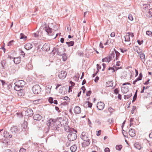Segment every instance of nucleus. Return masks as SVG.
Listing matches in <instances>:
<instances>
[{"mask_svg": "<svg viewBox=\"0 0 152 152\" xmlns=\"http://www.w3.org/2000/svg\"><path fill=\"white\" fill-rule=\"evenodd\" d=\"M45 30L48 34L50 36H52L54 34V32H53L52 29L50 28L49 27H46Z\"/></svg>", "mask_w": 152, "mask_h": 152, "instance_id": "obj_10", "label": "nucleus"}, {"mask_svg": "<svg viewBox=\"0 0 152 152\" xmlns=\"http://www.w3.org/2000/svg\"><path fill=\"white\" fill-rule=\"evenodd\" d=\"M59 92L62 94L64 95L66 93L65 87L64 86L61 87L59 89Z\"/></svg>", "mask_w": 152, "mask_h": 152, "instance_id": "obj_22", "label": "nucleus"}, {"mask_svg": "<svg viewBox=\"0 0 152 152\" xmlns=\"http://www.w3.org/2000/svg\"><path fill=\"white\" fill-rule=\"evenodd\" d=\"M115 36V33L114 32H112L110 34V36L111 37H114Z\"/></svg>", "mask_w": 152, "mask_h": 152, "instance_id": "obj_57", "label": "nucleus"}, {"mask_svg": "<svg viewBox=\"0 0 152 152\" xmlns=\"http://www.w3.org/2000/svg\"><path fill=\"white\" fill-rule=\"evenodd\" d=\"M114 93L115 94H117L119 92V90L118 88H116L114 90Z\"/></svg>", "mask_w": 152, "mask_h": 152, "instance_id": "obj_40", "label": "nucleus"}, {"mask_svg": "<svg viewBox=\"0 0 152 152\" xmlns=\"http://www.w3.org/2000/svg\"><path fill=\"white\" fill-rule=\"evenodd\" d=\"M83 140V141L82 144L83 147H85L88 146L89 145V140Z\"/></svg>", "mask_w": 152, "mask_h": 152, "instance_id": "obj_15", "label": "nucleus"}, {"mask_svg": "<svg viewBox=\"0 0 152 152\" xmlns=\"http://www.w3.org/2000/svg\"><path fill=\"white\" fill-rule=\"evenodd\" d=\"M53 99L52 97H50L48 99V101L50 103H53Z\"/></svg>", "mask_w": 152, "mask_h": 152, "instance_id": "obj_44", "label": "nucleus"}, {"mask_svg": "<svg viewBox=\"0 0 152 152\" xmlns=\"http://www.w3.org/2000/svg\"><path fill=\"white\" fill-rule=\"evenodd\" d=\"M128 18L130 20H133V16L132 15V14H129L128 16Z\"/></svg>", "mask_w": 152, "mask_h": 152, "instance_id": "obj_39", "label": "nucleus"}, {"mask_svg": "<svg viewBox=\"0 0 152 152\" xmlns=\"http://www.w3.org/2000/svg\"><path fill=\"white\" fill-rule=\"evenodd\" d=\"M33 47V45L31 44L30 43H28L24 46V48L27 50H29L32 48Z\"/></svg>", "mask_w": 152, "mask_h": 152, "instance_id": "obj_14", "label": "nucleus"}, {"mask_svg": "<svg viewBox=\"0 0 152 152\" xmlns=\"http://www.w3.org/2000/svg\"><path fill=\"white\" fill-rule=\"evenodd\" d=\"M27 122H24L22 125V127L23 128L22 130L26 131V129H28Z\"/></svg>", "mask_w": 152, "mask_h": 152, "instance_id": "obj_21", "label": "nucleus"}, {"mask_svg": "<svg viewBox=\"0 0 152 152\" xmlns=\"http://www.w3.org/2000/svg\"><path fill=\"white\" fill-rule=\"evenodd\" d=\"M99 80V77L98 76H96V78H95V79H94V81L96 83H97Z\"/></svg>", "mask_w": 152, "mask_h": 152, "instance_id": "obj_53", "label": "nucleus"}, {"mask_svg": "<svg viewBox=\"0 0 152 152\" xmlns=\"http://www.w3.org/2000/svg\"><path fill=\"white\" fill-rule=\"evenodd\" d=\"M81 89L83 90V93H84L85 92V90H86L85 87L84 86H83L81 88Z\"/></svg>", "mask_w": 152, "mask_h": 152, "instance_id": "obj_56", "label": "nucleus"}, {"mask_svg": "<svg viewBox=\"0 0 152 152\" xmlns=\"http://www.w3.org/2000/svg\"><path fill=\"white\" fill-rule=\"evenodd\" d=\"M21 61V59L20 57H17L15 58L14 59V61L15 64H18Z\"/></svg>", "mask_w": 152, "mask_h": 152, "instance_id": "obj_27", "label": "nucleus"}, {"mask_svg": "<svg viewBox=\"0 0 152 152\" xmlns=\"http://www.w3.org/2000/svg\"><path fill=\"white\" fill-rule=\"evenodd\" d=\"M74 112L75 114H80L81 112V110L79 106H76L74 109Z\"/></svg>", "mask_w": 152, "mask_h": 152, "instance_id": "obj_12", "label": "nucleus"}, {"mask_svg": "<svg viewBox=\"0 0 152 152\" xmlns=\"http://www.w3.org/2000/svg\"><path fill=\"white\" fill-rule=\"evenodd\" d=\"M34 119L37 121H40L42 119L41 116L38 114H35L33 116Z\"/></svg>", "mask_w": 152, "mask_h": 152, "instance_id": "obj_16", "label": "nucleus"}, {"mask_svg": "<svg viewBox=\"0 0 152 152\" xmlns=\"http://www.w3.org/2000/svg\"><path fill=\"white\" fill-rule=\"evenodd\" d=\"M3 136L6 138H10L12 137V135L9 133L6 132H4L3 134Z\"/></svg>", "mask_w": 152, "mask_h": 152, "instance_id": "obj_18", "label": "nucleus"}, {"mask_svg": "<svg viewBox=\"0 0 152 152\" xmlns=\"http://www.w3.org/2000/svg\"><path fill=\"white\" fill-rule=\"evenodd\" d=\"M148 88V87H147L145 88V87L144 86L143 87L142 90L141 91V93H143L144 92V90H145V89H147Z\"/></svg>", "mask_w": 152, "mask_h": 152, "instance_id": "obj_51", "label": "nucleus"}, {"mask_svg": "<svg viewBox=\"0 0 152 152\" xmlns=\"http://www.w3.org/2000/svg\"><path fill=\"white\" fill-rule=\"evenodd\" d=\"M104 107V103L102 102H99L97 103V108L100 110H102Z\"/></svg>", "mask_w": 152, "mask_h": 152, "instance_id": "obj_9", "label": "nucleus"}, {"mask_svg": "<svg viewBox=\"0 0 152 152\" xmlns=\"http://www.w3.org/2000/svg\"><path fill=\"white\" fill-rule=\"evenodd\" d=\"M19 131L18 129L17 126H13L11 128V131L13 133H16Z\"/></svg>", "mask_w": 152, "mask_h": 152, "instance_id": "obj_24", "label": "nucleus"}, {"mask_svg": "<svg viewBox=\"0 0 152 152\" xmlns=\"http://www.w3.org/2000/svg\"><path fill=\"white\" fill-rule=\"evenodd\" d=\"M108 110L110 113H112L114 111V110L111 107L109 108Z\"/></svg>", "mask_w": 152, "mask_h": 152, "instance_id": "obj_48", "label": "nucleus"}, {"mask_svg": "<svg viewBox=\"0 0 152 152\" xmlns=\"http://www.w3.org/2000/svg\"><path fill=\"white\" fill-rule=\"evenodd\" d=\"M142 74L141 73H140L139 74V77L133 82V83L134 84H135L136 82H137L138 81H139V80H142Z\"/></svg>", "mask_w": 152, "mask_h": 152, "instance_id": "obj_23", "label": "nucleus"}, {"mask_svg": "<svg viewBox=\"0 0 152 152\" xmlns=\"http://www.w3.org/2000/svg\"><path fill=\"white\" fill-rule=\"evenodd\" d=\"M102 65L103 66V69H102V70L103 71H104V69L105 68L106 64H104V63H103L102 64Z\"/></svg>", "mask_w": 152, "mask_h": 152, "instance_id": "obj_60", "label": "nucleus"}, {"mask_svg": "<svg viewBox=\"0 0 152 152\" xmlns=\"http://www.w3.org/2000/svg\"><path fill=\"white\" fill-rule=\"evenodd\" d=\"M26 150L23 148H21L19 151V152H26Z\"/></svg>", "mask_w": 152, "mask_h": 152, "instance_id": "obj_47", "label": "nucleus"}, {"mask_svg": "<svg viewBox=\"0 0 152 152\" xmlns=\"http://www.w3.org/2000/svg\"><path fill=\"white\" fill-rule=\"evenodd\" d=\"M137 97V95L136 93L133 96L132 102H134L136 99Z\"/></svg>", "mask_w": 152, "mask_h": 152, "instance_id": "obj_45", "label": "nucleus"}, {"mask_svg": "<svg viewBox=\"0 0 152 152\" xmlns=\"http://www.w3.org/2000/svg\"><path fill=\"white\" fill-rule=\"evenodd\" d=\"M118 98L120 100L121 99V95L120 94H118Z\"/></svg>", "mask_w": 152, "mask_h": 152, "instance_id": "obj_63", "label": "nucleus"}, {"mask_svg": "<svg viewBox=\"0 0 152 152\" xmlns=\"http://www.w3.org/2000/svg\"><path fill=\"white\" fill-rule=\"evenodd\" d=\"M101 130H99L98 131H97L96 132V135L97 136H99L100 134L101 133Z\"/></svg>", "mask_w": 152, "mask_h": 152, "instance_id": "obj_43", "label": "nucleus"}, {"mask_svg": "<svg viewBox=\"0 0 152 152\" xmlns=\"http://www.w3.org/2000/svg\"><path fill=\"white\" fill-rule=\"evenodd\" d=\"M146 13L147 16L149 18L152 17V9H151L148 10H146Z\"/></svg>", "mask_w": 152, "mask_h": 152, "instance_id": "obj_20", "label": "nucleus"}, {"mask_svg": "<svg viewBox=\"0 0 152 152\" xmlns=\"http://www.w3.org/2000/svg\"><path fill=\"white\" fill-rule=\"evenodd\" d=\"M122 146L121 145H118L116 146L115 148L116 150L120 151L122 148Z\"/></svg>", "mask_w": 152, "mask_h": 152, "instance_id": "obj_35", "label": "nucleus"}, {"mask_svg": "<svg viewBox=\"0 0 152 152\" xmlns=\"http://www.w3.org/2000/svg\"><path fill=\"white\" fill-rule=\"evenodd\" d=\"M136 49H134V50H136L135 51L137 53L139 54V56H140L141 59L143 63H144L145 61V54L143 53L142 52L141 50L138 47H136Z\"/></svg>", "mask_w": 152, "mask_h": 152, "instance_id": "obj_1", "label": "nucleus"}, {"mask_svg": "<svg viewBox=\"0 0 152 152\" xmlns=\"http://www.w3.org/2000/svg\"><path fill=\"white\" fill-rule=\"evenodd\" d=\"M66 72L64 70H62L59 72L58 75L59 78L61 80L64 79L66 77Z\"/></svg>", "mask_w": 152, "mask_h": 152, "instance_id": "obj_7", "label": "nucleus"}, {"mask_svg": "<svg viewBox=\"0 0 152 152\" xmlns=\"http://www.w3.org/2000/svg\"><path fill=\"white\" fill-rule=\"evenodd\" d=\"M99 46L102 48H103L104 46L103 45V44L102 42H101L99 44Z\"/></svg>", "mask_w": 152, "mask_h": 152, "instance_id": "obj_62", "label": "nucleus"}, {"mask_svg": "<svg viewBox=\"0 0 152 152\" xmlns=\"http://www.w3.org/2000/svg\"><path fill=\"white\" fill-rule=\"evenodd\" d=\"M15 83L17 84V85H18L21 86L22 88L24 86L25 84V82L23 80H18Z\"/></svg>", "mask_w": 152, "mask_h": 152, "instance_id": "obj_17", "label": "nucleus"}, {"mask_svg": "<svg viewBox=\"0 0 152 152\" xmlns=\"http://www.w3.org/2000/svg\"><path fill=\"white\" fill-rule=\"evenodd\" d=\"M66 123L64 122V120L62 118H60L55 121L54 127L57 126L58 127H59L60 126H61L62 125H64Z\"/></svg>", "mask_w": 152, "mask_h": 152, "instance_id": "obj_2", "label": "nucleus"}, {"mask_svg": "<svg viewBox=\"0 0 152 152\" xmlns=\"http://www.w3.org/2000/svg\"><path fill=\"white\" fill-rule=\"evenodd\" d=\"M132 96V94H129L125 95L124 96V98L125 99H127Z\"/></svg>", "mask_w": 152, "mask_h": 152, "instance_id": "obj_32", "label": "nucleus"}, {"mask_svg": "<svg viewBox=\"0 0 152 152\" xmlns=\"http://www.w3.org/2000/svg\"><path fill=\"white\" fill-rule=\"evenodd\" d=\"M4 152H11V151L10 150L7 149L5 150Z\"/></svg>", "mask_w": 152, "mask_h": 152, "instance_id": "obj_64", "label": "nucleus"}, {"mask_svg": "<svg viewBox=\"0 0 152 152\" xmlns=\"http://www.w3.org/2000/svg\"><path fill=\"white\" fill-rule=\"evenodd\" d=\"M126 84L131 85L130 83L128 82L122 85L121 88V91L122 92L124 93H126L129 91V88L126 85Z\"/></svg>", "mask_w": 152, "mask_h": 152, "instance_id": "obj_5", "label": "nucleus"}, {"mask_svg": "<svg viewBox=\"0 0 152 152\" xmlns=\"http://www.w3.org/2000/svg\"><path fill=\"white\" fill-rule=\"evenodd\" d=\"M120 50L121 52L122 53H124L127 51V50L125 48H120Z\"/></svg>", "mask_w": 152, "mask_h": 152, "instance_id": "obj_42", "label": "nucleus"}, {"mask_svg": "<svg viewBox=\"0 0 152 152\" xmlns=\"http://www.w3.org/2000/svg\"><path fill=\"white\" fill-rule=\"evenodd\" d=\"M61 99L66 101L69 100H70L69 97L67 96L63 97Z\"/></svg>", "mask_w": 152, "mask_h": 152, "instance_id": "obj_41", "label": "nucleus"}, {"mask_svg": "<svg viewBox=\"0 0 152 152\" xmlns=\"http://www.w3.org/2000/svg\"><path fill=\"white\" fill-rule=\"evenodd\" d=\"M134 37L133 33L128 32L126 33L124 37L125 42H129L130 41L131 38H132Z\"/></svg>", "mask_w": 152, "mask_h": 152, "instance_id": "obj_3", "label": "nucleus"}, {"mask_svg": "<svg viewBox=\"0 0 152 152\" xmlns=\"http://www.w3.org/2000/svg\"><path fill=\"white\" fill-rule=\"evenodd\" d=\"M1 64H2V66H4L5 64H6V61L4 60L2 61H1Z\"/></svg>", "mask_w": 152, "mask_h": 152, "instance_id": "obj_52", "label": "nucleus"}, {"mask_svg": "<svg viewBox=\"0 0 152 152\" xmlns=\"http://www.w3.org/2000/svg\"><path fill=\"white\" fill-rule=\"evenodd\" d=\"M42 49L44 51H49L50 49L49 45L48 44H45L43 46Z\"/></svg>", "mask_w": 152, "mask_h": 152, "instance_id": "obj_11", "label": "nucleus"}, {"mask_svg": "<svg viewBox=\"0 0 152 152\" xmlns=\"http://www.w3.org/2000/svg\"><path fill=\"white\" fill-rule=\"evenodd\" d=\"M18 116L22 117V112H20L19 113H17L16 114Z\"/></svg>", "mask_w": 152, "mask_h": 152, "instance_id": "obj_46", "label": "nucleus"}, {"mask_svg": "<svg viewBox=\"0 0 152 152\" xmlns=\"http://www.w3.org/2000/svg\"><path fill=\"white\" fill-rule=\"evenodd\" d=\"M130 135L132 137H133L135 135V132L134 129H130L129 132Z\"/></svg>", "mask_w": 152, "mask_h": 152, "instance_id": "obj_19", "label": "nucleus"}, {"mask_svg": "<svg viewBox=\"0 0 152 152\" xmlns=\"http://www.w3.org/2000/svg\"><path fill=\"white\" fill-rule=\"evenodd\" d=\"M137 42L140 45L143 43V40L140 41L139 40H138Z\"/></svg>", "mask_w": 152, "mask_h": 152, "instance_id": "obj_55", "label": "nucleus"}, {"mask_svg": "<svg viewBox=\"0 0 152 152\" xmlns=\"http://www.w3.org/2000/svg\"><path fill=\"white\" fill-rule=\"evenodd\" d=\"M15 86L14 87V89L16 91H19L22 89V88L21 86L18 85H17V84L15 83Z\"/></svg>", "mask_w": 152, "mask_h": 152, "instance_id": "obj_26", "label": "nucleus"}, {"mask_svg": "<svg viewBox=\"0 0 152 152\" xmlns=\"http://www.w3.org/2000/svg\"><path fill=\"white\" fill-rule=\"evenodd\" d=\"M21 55L23 56L25 55V54L24 52L22 50H20Z\"/></svg>", "mask_w": 152, "mask_h": 152, "instance_id": "obj_61", "label": "nucleus"}, {"mask_svg": "<svg viewBox=\"0 0 152 152\" xmlns=\"http://www.w3.org/2000/svg\"><path fill=\"white\" fill-rule=\"evenodd\" d=\"M68 140L71 141H74L77 138V134L73 132H70L68 135Z\"/></svg>", "mask_w": 152, "mask_h": 152, "instance_id": "obj_4", "label": "nucleus"}, {"mask_svg": "<svg viewBox=\"0 0 152 152\" xmlns=\"http://www.w3.org/2000/svg\"><path fill=\"white\" fill-rule=\"evenodd\" d=\"M115 53L114 51H112L110 53V56H109V57L112 60L115 57Z\"/></svg>", "mask_w": 152, "mask_h": 152, "instance_id": "obj_31", "label": "nucleus"}, {"mask_svg": "<svg viewBox=\"0 0 152 152\" xmlns=\"http://www.w3.org/2000/svg\"><path fill=\"white\" fill-rule=\"evenodd\" d=\"M66 43L69 46H71L74 45V42L73 41H70L69 42H66Z\"/></svg>", "mask_w": 152, "mask_h": 152, "instance_id": "obj_33", "label": "nucleus"}, {"mask_svg": "<svg viewBox=\"0 0 152 152\" xmlns=\"http://www.w3.org/2000/svg\"><path fill=\"white\" fill-rule=\"evenodd\" d=\"M105 152H110V149L108 148H106L104 149Z\"/></svg>", "mask_w": 152, "mask_h": 152, "instance_id": "obj_54", "label": "nucleus"}, {"mask_svg": "<svg viewBox=\"0 0 152 152\" xmlns=\"http://www.w3.org/2000/svg\"><path fill=\"white\" fill-rule=\"evenodd\" d=\"M39 100L38 99L36 100H34L33 101V103L35 104H37L39 102Z\"/></svg>", "mask_w": 152, "mask_h": 152, "instance_id": "obj_49", "label": "nucleus"}, {"mask_svg": "<svg viewBox=\"0 0 152 152\" xmlns=\"http://www.w3.org/2000/svg\"><path fill=\"white\" fill-rule=\"evenodd\" d=\"M55 121L53 119H50L48 121V126L51 127H54Z\"/></svg>", "mask_w": 152, "mask_h": 152, "instance_id": "obj_13", "label": "nucleus"}, {"mask_svg": "<svg viewBox=\"0 0 152 152\" xmlns=\"http://www.w3.org/2000/svg\"><path fill=\"white\" fill-rule=\"evenodd\" d=\"M91 93V91H87L86 93V94L87 96H89Z\"/></svg>", "mask_w": 152, "mask_h": 152, "instance_id": "obj_50", "label": "nucleus"}, {"mask_svg": "<svg viewBox=\"0 0 152 152\" xmlns=\"http://www.w3.org/2000/svg\"><path fill=\"white\" fill-rule=\"evenodd\" d=\"M87 103L88 107H91L92 106V104L89 102L86 101L85 102L84 105Z\"/></svg>", "mask_w": 152, "mask_h": 152, "instance_id": "obj_36", "label": "nucleus"}, {"mask_svg": "<svg viewBox=\"0 0 152 152\" xmlns=\"http://www.w3.org/2000/svg\"><path fill=\"white\" fill-rule=\"evenodd\" d=\"M70 83L71 85V87L75 85V83L72 81L70 82Z\"/></svg>", "mask_w": 152, "mask_h": 152, "instance_id": "obj_58", "label": "nucleus"}, {"mask_svg": "<svg viewBox=\"0 0 152 152\" xmlns=\"http://www.w3.org/2000/svg\"><path fill=\"white\" fill-rule=\"evenodd\" d=\"M88 136L87 132H83L81 134V138L83 140H89L88 138Z\"/></svg>", "mask_w": 152, "mask_h": 152, "instance_id": "obj_8", "label": "nucleus"}, {"mask_svg": "<svg viewBox=\"0 0 152 152\" xmlns=\"http://www.w3.org/2000/svg\"><path fill=\"white\" fill-rule=\"evenodd\" d=\"M134 146L135 148L138 150H140L142 148L141 144L137 142L135 143Z\"/></svg>", "mask_w": 152, "mask_h": 152, "instance_id": "obj_25", "label": "nucleus"}, {"mask_svg": "<svg viewBox=\"0 0 152 152\" xmlns=\"http://www.w3.org/2000/svg\"><path fill=\"white\" fill-rule=\"evenodd\" d=\"M77 149V147L76 145H74L70 147V149L71 151L72 152H74L76 151Z\"/></svg>", "mask_w": 152, "mask_h": 152, "instance_id": "obj_30", "label": "nucleus"}, {"mask_svg": "<svg viewBox=\"0 0 152 152\" xmlns=\"http://www.w3.org/2000/svg\"><path fill=\"white\" fill-rule=\"evenodd\" d=\"M32 90L34 94H38L40 92L41 88L39 85H36L33 87Z\"/></svg>", "mask_w": 152, "mask_h": 152, "instance_id": "obj_6", "label": "nucleus"}, {"mask_svg": "<svg viewBox=\"0 0 152 152\" xmlns=\"http://www.w3.org/2000/svg\"><path fill=\"white\" fill-rule=\"evenodd\" d=\"M20 39H26L27 37L25 36L23 34V33H21L20 34Z\"/></svg>", "mask_w": 152, "mask_h": 152, "instance_id": "obj_38", "label": "nucleus"}, {"mask_svg": "<svg viewBox=\"0 0 152 152\" xmlns=\"http://www.w3.org/2000/svg\"><path fill=\"white\" fill-rule=\"evenodd\" d=\"M111 60H112L109 57H107L102 59V61L103 62H109Z\"/></svg>", "mask_w": 152, "mask_h": 152, "instance_id": "obj_28", "label": "nucleus"}, {"mask_svg": "<svg viewBox=\"0 0 152 152\" xmlns=\"http://www.w3.org/2000/svg\"><path fill=\"white\" fill-rule=\"evenodd\" d=\"M97 69L99 70V69H101V66L98 64H97Z\"/></svg>", "mask_w": 152, "mask_h": 152, "instance_id": "obj_59", "label": "nucleus"}, {"mask_svg": "<svg viewBox=\"0 0 152 152\" xmlns=\"http://www.w3.org/2000/svg\"><path fill=\"white\" fill-rule=\"evenodd\" d=\"M14 42V41L13 40L10 41V42H9L7 44L8 46H10L13 45Z\"/></svg>", "mask_w": 152, "mask_h": 152, "instance_id": "obj_37", "label": "nucleus"}, {"mask_svg": "<svg viewBox=\"0 0 152 152\" xmlns=\"http://www.w3.org/2000/svg\"><path fill=\"white\" fill-rule=\"evenodd\" d=\"M115 68L116 69V70L118 69L119 68H117V67H109L108 68V70L110 71V72L112 73H113L115 72Z\"/></svg>", "mask_w": 152, "mask_h": 152, "instance_id": "obj_29", "label": "nucleus"}, {"mask_svg": "<svg viewBox=\"0 0 152 152\" xmlns=\"http://www.w3.org/2000/svg\"><path fill=\"white\" fill-rule=\"evenodd\" d=\"M62 59L64 61H65L67 59V56L66 54H64L62 55Z\"/></svg>", "mask_w": 152, "mask_h": 152, "instance_id": "obj_34", "label": "nucleus"}]
</instances>
